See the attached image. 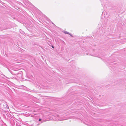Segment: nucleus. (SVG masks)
Returning <instances> with one entry per match:
<instances>
[{"mask_svg": "<svg viewBox=\"0 0 126 126\" xmlns=\"http://www.w3.org/2000/svg\"><path fill=\"white\" fill-rule=\"evenodd\" d=\"M65 33H66V34H69V33L68 32H65Z\"/></svg>", "mask_w": 126, "mask_h": 126, "instance_id": "1", "label": "nucleus"}, {"mask_svg": "<svg viewBox=\"0 0 126 126\" xmlns=\"http://www.w3.org/2000/svg\"><path fill=\"white\" fill-rule=\"evenodd\" d=\"M39 121H40L41 120V119H39Z\"/></svg>", "mask_w": 126, "mask_h": 126, "instance_id": "2", "label": "nucleus"}, {"mask_svg": "<svg viewBox=\"0 0 126 126\" xmlns=\"http://www.w3.org/2000/svg\"><path fill=\"white\" fill-rule=\"evenodd\" d=\"M52 48H54V47L53 46H52Z\"/></svg>", "mask_w": 126, "mask_h": 126, "instance_id": "3", "label": "nucleus"}]
</instances>
